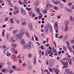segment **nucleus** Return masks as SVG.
<instances>
[{"instance_id": "nucleus-1", "label": "nucleus", "mask_w": 74, "mask_h": 74, "mask_svg": "<svg viewBox=\"0 0 74 74\" xmlns=\"http://www.w3.org/2000/svg\"><path fill=\"white\" fill-rule=\"evenodd\" d=\"M28 43L29 45L28 44H27V47H27V49H31V47H33V44L30 42H29Z\"/></svg>"}, {"instance_id": "nucleus-2", "label": "nucleus", "mask_w": 74, "mask_h": 74, "mask_svg": "<svg viewBox=\"0 0 74 74\" xmlns=\"http://www.w3.org/2000/svg\"><path fill=\"white\" fill-rule=\"evenodd\" d=\"M57 1H54L53 2L54 4L56 5H57L58 4L59 5L61 6V7H63V6H64V5H63V4H62L59 0H57Z\"/></svg>"}, {"instance_id": "nucleus-3", "label": "nucleus", "mask_w": 74, "mask_h": 74, "mask_svg": "<svg viewBox=\"0 0 74 74\" xmlns=\"http://www.w3.org/2000/svg\"><path fill=\"white\" fill-rule=\"evenodd\" d=\"M25 28L23 27L21 28L19 31V33L21 34H22V36H23V35L25 34Z\"/></svg>"}, {"instance_id": "nucleus-4", "label": "nucleus", "mask_w": 74, "mask_h": 74, "mask_svg": "<svg viewBox=\"0 0 74 74\" xmlns=\"http://www.w3.org/2000/svg\"><path fill=\"white\" fill-rule=\"evenodd\" d=\"M69 23H70V21L69 20H65L64 22L63 25L64 26H68Z\"/></svg>"}, {"instance_id": "nucleus-5", "label": "nucleus", "mask_w": 74, "mask_h": 74, "mask_svg": "<svg viewBox=\"0 0 74 74\" xmlns=\"http://www.w3.org/2000/svg\"><path fill=\"white\" fill-rule=\"evenodd\" d=\"M54 27L55 30L58 29V22L56 21L54 25Z\"/></svg>"}, {"instance_id": "nucleus-6", "label": "nucleus", "mask_w": 74, "mask_h": 74, "mask_svg": "<svg viewBox=\"0 0 74 74\" xmlns=\"http://www.w3.org/2000/svg\"><path fill=\"white\" fill-rule=\"evenodd\" d=\"M28 27L29 29H30L31 31H33V25L32 23H29L28 24Z\"/></svg>"}, {"instance_id": "nucleus-7", "label": "nucleus", "mask_w": 74, "mask_h": 74, "mask_svg": "<svg viewBox=\"0 0 74 74\" xmlns=\"http://www.w3.org/2000/svg\"><path fill=\"white\" fill-rule=\"evenodd\" d=\"M48 27H45L44 28V30L45 34H47V32H48Z\"/></svg>"}, {"instance_id": "nucleus-8", "label": "nucleus", "mask_w": 74, "mask_h": 74, "mask_svg": "<svg viewBox=\"0 0 74 74\" xmlns=\"http://www.w3.org/2000/svg\"><path fill=\"white\" fill-rule=\"evenodd\" d=\"M66 60H67L68 62L69 63L70 65H72V63L71 62V61H72V60L71 59H68V58L66 59Z\"/></svg>"}, {"instance_id": "nucleus-9", "label": "nucleus", "mask_w": 74, "mask_h": 74, "mask_svg": "<svg viewBox=\"0 0 74 74\" xmlns=\"http://www.w3.org/2000/svg\"><path fill=\"white\" fill-rule=\"evenodd\" d=\"M28 69L29 70H31L32 69V64L29 63L28 65Z\"/></svg>"}, {"instance_id": "nucleus-10", "label": "nucleus", "mask_w": 74, "mask_h": 74, "mask_svg": "<svg viewBox=\"0 0 74 74\" xmlns=\"http://www.w3.org/2000/svg\"><path fill=\"white\" fill-rule=\"evenodd\" d=\"M53 62V60L52 59H49V64L50 65H52V63Z\"/></svg>"}, {"instance_id": "nucleus-11", "label": "nucleus", "mask_w": 74, "mask_h": 74, "mask_svg": "<svg viewBox=\"0 0 74 74\" xmlns=\"http://www.w3.org/2000/svg\"><path fill=\"white\" fill-rule=\"evenodd\" d=\"M14 71H21V69L18 67H16V68L14 69Z\"/></svg>"}, {"instance_id": "nucleus-12", "label": "nucleus", "mask_w": 74, "mask_h": 74, "mask_svg": "<svg viewBox=\"0 0 74 74\" xmlns=\"http://www.w3.org/2000/svg\"><path fill=\"white\" fill-rule=\"evenodd\" d=\"M22 35V34H21L19 33L18 34L16 35V37L17 38H19V39H21V36Z\"/></svg>"}, {"instance_id": "nucleus-13", "label": "nucleus", "mask_w": 74, "mask_h": 74, "mask_svg": "<svg viewBox=\"0 0 74 74\" xmlns=\"http://www.w3.org/2000/svg\"><path fill=\"white\" fill-rule=\"evenodd\" d=\"M39 4V2L38 1H35V7H37Z\"/></svg>"}, {"instance_id": "nucleus-14", "label": "nucleus", "mask_w": 74, "mask_h": 74, "mask_svg": "<svg viewBox=\"0 0 74 74\" xmlns=\"http://www.w3.org/2000/svg\"><path fill=\"white\" fill-rule=\"evenodd\" d=\"M65 10L66 11H67V12H70V11H71V10L68 9V8L67 7V6H66L65 7Z\"/></svg>"}, {"instance_id": "nucleus-15", "label": "nucleus", "mask_w": 74, "mask_h": 74, "mask_svg": "<svg viewBox=\"0 0 74 74\" xmlns=\"http://www.w3.org/2000/svg\"><path fill=\"white\" fill-rule=\"evenodd\" d=\"M10 35L8 33L6 36V39L7 40H8L9 38H10Z\"/></svg>"}, {"instance_id": "nucleus-16", "label": "nucleus", "mask_w": 74, "mask_h": 74, "mask_svg": "<svg viewBox=\"0 0 74 74\" xmlns=\"http://www.w3.org/2000/svg\"><path fill=\"white\" fill-rule=\"evenodd\" d=\"M20 42L21 44L25 45V44H25V40H24V39H22L21 40Z\"/></svg>"}, {"instance_id": "nucleus-17", "label": "nucleus", "mask_w": 74, "mask_h": 74, "mask_svg": "<svg viewBox=\"0 0 74 74\" xmlns=\"http://www.w3.org/2000/svg\"><path fill=\"white\" fill-rule=\"evenodd\" d=\"M11 45L12 47H13L14 48H16V46H17V45L13 43L11 44Z\"/></svg>"}, {"instance_id": "nucleus-18", "label": "nucleus", "mask_w": 74, "mask_h": 74, "mask_svg": "<svg viewBox=\"0 0 74 74\" xmlns=\"http://www.w3.org/2000/svg\"><path fill=\"white\" fill-rule=\"evenodd\" d=\"M64 31L65 32L68 31V26H65V27L64 28Z\"/></svg>"}, {"instance_id": "nucleus-19", "label": "nucleus", "mask_w": 74, "mask_h": 74, "mask_svg": "<svg viewBox=\"0 0 74 74\" xmlns=\"http://www.w3.org/2000/svg\"><path fill=\"white\" fill-rule=\"evenodd\" d=\"M22 45L23 46V49H26V48L27 49V48L28 47V46H27V45H26H26H23V44Z\"/></svg>"}, {"instance_id": "nucleus-20", "label": "nucleus", "mask_w": 74, "mask_h": 74, "mask_svg": "<svg viewBox=\"0 0 74 74\" xmlns=\"http://www.w3.org/2000/svg\"><path fill=\"white\" fill-rule=\"evenodd\" d=\"M16 58V56L15 55L12 54L11 56L12 59H15Z\"/></svg>"}, {"instance_id": "nucleus-21", "label": "nucleus", "mask_w": 74, "mask_h": 74, "mask_svg": "<svg viewBox=\"0 0 74 74\" xmlns=\"http://www.w3.org/2000/svg\"><path fill=\"white\" fill-rule=\"evenodd\" d=\"M65 71H66V73H67V74H69V73H70V70L68 69H65Z\"/></svg>"}, {"instance_id": "nucleus-22", "label": "nucleus", "mask_w": 74, "mask_h": 74, "mask_svg": "<svg viewBox=\"0 0 74 74\" xmlns=\"http://www.w3.org/2000/svg\"><path fill=\"white\" fill-rule=\"evenodd\" d=\"M68 37H69L68 35H66L64 37V39L65 40V41H66L67 40V38H68Z\"/></svg>"}, {"instance_id": "nucleus-23", "label": "nucleus", "mask_w": 74, "mask_h": 74, "mask_svg": "<svg viewBox=\"0 0 74 74\" xmlns=\"http://www.w3.org/2000/svg\"><path fill=\"white\" fill-rule=\"evenodd\" d=\"M63 48L64 51H67V47H66V46L63 45Z\"/></svg>"}, {"instance_id": "nucleus-24", "label": "nucleus", "mask_w": 74, "mask_h": 74, "mask_svg": "<svg viewBox=\"0 0 74 74\" xmlns=\"http://www.w3.org/2000/svg\"><path fill=\"white\" fill-rule=\"evenodd\" d=\"M10 22L11 23H14V20H13V18H10Z\"/></svg>"}, {"instance_id": "nucleus-25", "label": "nucleus", "mask_w": 74, "mask_h": 74, "mask_svg": "<svg viewBox=\"0 0 74 74\" xmlns=\"http://www.w3.org/2000/svg\"><path fill=\"white\" fill-rule=\"evenodd\" d=\"M36 9L37 10V11H36V12L37 13H39V12H40V9L39 8H37Z\"/></svg>"}, {"instance_id": "nucleus-26", "label": "nucleus", "mask_w": 74, "mask_h": 74, "mask_svg": "<svg viewBox=\"0 0 74 74\" xmlns=\"http://www.w3.org/2000/svg\"><path fill=\"white\" fill-rule=\"evenodd\" d=\"M54 54V56H57L58 55V53H57V52L56 51H54L53 52Z\"/></svg>"}, {"instance_id": "nucleus-27", "label": "nucleus", "mask_w": 74, "mask_h": 74, "mask_svg": "<svg viewBox=\"0 0 74 74\" xmlns=\"http://www.w3.org/2000/svg\"><path fill=\"white\" fill-rule=\"evenodd\" d=\"M21 12L22 13H23V12H24L25 10L23 9V8H21Z\"/></svg>"}, {"instance_id": "nucleus-28", "label": "nucleus", "mask_w": 74, "mask_h": 74, "mask_svg": "<svg viewBox=\"0 0 74 74\" xmlns=\"http://www.w3.org/2000/svg\"><path fill=\"white\" fill-rule=\"evenodd\" d=\"M7 64L9 66H11V63L10 62H8Z\"/></svg>"}, {"instance_id": "nucleus-29", "label": "nucleus", "mask_w": 74, "mask_h": 74, "mask_svg": "<svg viewBox=\"0 0 74 74\" xmlns=\"http://www.w3.org/2000/svg\"><path fill=\"white\" fill-rule=\"evenodd\" d=\"M2 31L3 32L2 33V36L3 37H4V32H5V30H3Z\"/></svg>"}, {"instance_id": "nucleus-30", "label": "nucleus", "mask_w": 74, "mask_h": 74, "mask_svg": "<svg viewBox=\"0 0 74 74\" xmlns=\"http://www.w3.org/2000/svg\"><path fill=\"white\" fill-rule=\"evenodd\" d=\"M50 31L51 33H52V31H53V28H52V27H50Z\"/></svg>"}, {"instance_id": "nucleus-31", "label": "nucleus", "mask_w": 74, "mask_h": 74, "mask_svg": "<svg viewBox=\"0 0 74 74\" xmlns=\"http://www.w3.org/2000/svg\"><path fill=\"white\" fill-rule=\"evenodd\" d=\"M25 34L27 37H28V38H30V36H29V34L27 33V32H25Z\"/></svg>"}, {"instance_id": "nucleus-32", "label": "nucleus", "mask_w": 74, "mask_h": 74, "mask_svg": "<svg viewBox=\"0 0 74 74\" xmlns=\"http://www.w3.org/2000/svg\"><path fill=\"white\" fill-rule=\"evenodd\" d=\"M69 18L70 21H71V22H72V21H73V20H72V19H73V16H70Z\"/></svg>"}, {"instance_id": "nucleus-33", "label": "nucleus", "mask_w": 74, "mask_h": 74, "mask_svg": "<svg viewBox=\"0 0 74 74\" xmlns=\"http://www.w3.org/2000/svg\"><path fill=\"white\" fill-rule=\"evenodd\" d=\"M1 71L3 73H5V69H2L1 70Z\"/></svg>"}, {"instance_id": "nucleus-34", "label": "nucleus", "mask_w": 74, "mask_h": 74, "mask_svg": "<svg viewBox=\"0 0 74 74\" xmlns=\"http://www.w3.org/2000/svg\"><path fill=\"white\" fill-rule=\"evenodd\" d=\"M66 44L68 46H69H69H70V42H68V41H66Z\"/></svg>"}, {"instance_id": "nucleus-35", "label": "nucleus", "mask_w": 74, "mask_h": 74, "mask_svg": "<svg viewBox=\"0 0 74 74\" xmlns=\"http://www.w3.org/2000/svg\"><path fill=\"white\" fill-rule=\"evenodd\" d=\"M11 50L12 52H14V51H15L16 49L15 48H11Z\"/></svg>"}, {"instance_id": "nucleus-36", "label": "nucleus", "mask_w": 74, "mask_h": 74, "mask_svg": "<svg viewBox=\"0 0 74 74\" xmlns=\"http://www.w3.org/2000/svg\"><path fill=\"white\" fill-rule=\"evenodd\" d=\"M26 9L27 10H28V11H30L31 10V8H29L27 7H26Z\"/></svg>"}, {"instance_id": "nucleus-37", "label": "nucleus", "mask_w": 74, "mask_h": 74, "mask_svg": "<svg viewBox=\"0 0 74 74\" xmlns=\"http://www.w3.org/2000/svg\"><path fill=\"white\" fill-rule=\"evenodd\" d=\"M26 24V23L25 22H23L21 23L22 25H25Z\"/></svg>"}, {"instance_id": "nucleus-38", "label": "nucleus", "mask_w": 74, "mask_h": 74, "mask_svg": "<svg viewBox=\"0 0 74 74\" xmlns=\"http://www.w3.org/2000/svg\"><path fill=\"white\" fill-rule=\"evenodd\" d=\"M14 72V70H10L9 71V73H12Z\"/></svg>"}, {"instance_id": "nucleus-39", "label": "nucleus", "mask_w": 74, "mask_h": 74, "mask_svg": "<svg viewBox=\"0 0 74 74\" xmlns=\"http://www.w3.org/2000/svg\"><path fill=\"white\" fill-rule=\"evenodd\" d=\"M49 6H46V10H48L49 9Z\"/></svg>"}, {"instance_id": "nucleus-40", "label": "nucleus", "mask_w": 74, "mask_h": 74, "mask_svg": "<svg viewBox=\"0 0 74 74\" xmlns=\"http://www.w3.org/2000/svg\"><path fill=\"white\" fill-rule=\"evenodd\" d=\"M17 32V30H14L12 32V33L13 34H15Z\"/></svg>"}, {"instance_id": "nucleus-41", "label": "nucleus", "mask_w": 74, "mask_h": 74, "mask_svg": "<svg viewBox=\"0 0 74 74\" xmlns=\"http://www.w3.org/2000/svg\"><path fill=\"white\" fill-rule=\"evenodd\" d=\"M67 67H68V66H67V65H65L63 66L62 69H65L66 68H67Z\"/></svg>"}, {"instance_id": "nucleus-42", "label": "nucleus", "mask_w": 74, "mask_h": 74, "mask_svg": "<svg viewBox=\"0 0 74 74\" xmlns=\"http://www.w3.org/2000/svg\"><path fill=\"white\" fill-rule=\"evenodd\" d=\"M23 1H24V2H23V4H27V1H27L23 0Z\"/></svg>"}, {"instance_id": "nucleus-43", "label": "nucleus", "mask_w": 74, "mask_h": 74, "mask_svg": "<svg viewBox=\"0 0 74 74\" xmlns=\"http://www.w3.org/2000/svg\"><path fill=\"white\" fill-rule=\"evenodd\" d=\"M63 36L62 35L61 36H60L58 37V38L59 39H60V38H63Z\"/></svg>"}, {"instance_id": "nucleus-44", "label": "nucleus", "mask_w": 74, "mask_h": 74, "mask_svg": "<svg viewBox=\"0 0 74 74\" xmlns=\"http://www.w3.org/2000/svg\"><path fill=\"white\" fill-rule=\"evenodd\" d=\"M49 71L50 72H51V73H52V69H51V68H49Z\"/></svg>"}, {"instance_id": "nucleus-45", "label": "nucleus", "mask_w": 74, "mask_h": 74, "mask_svg": "<svg viewBox=\"0 0 74 74\" xmlns=\"http://www.w3.org/2000/svg\"><path fill=\"white\" fill-rule=\"evenodd\" d=\"M49 54V53H48V51H46L45 53V56H47Z\"/></svg>"}, {"instance_id": "nucleus-46", "label": "nucleus", "mask_w": 74, "mask_h": 74, "mask_svg": "<svg viewBox=\"0 0 74 74\" xmlns=\"http://www.w3.org/2000/svg\"><path fill=\"white\" fill-rule=\"evenodd\" d=\"M10 40H11V41L12 42H15L16 41L15 40H14V39H10Z\"/></svg>"}, {"instance_id": "nucleus-47", "label": "nucleus", "mask_w": 74, "mask_h": 74, "mask_svg": "<svg viewBox=\"0 0 74 74\" xmlns=\"http://www.w3.org/2000/svg\"><path fill=\"white\" fill-rule=\"evenodd\" d=\"M14 9L15 10H16V9H17V10L19 11V9H18V8L16 7V6H15L14 7Z\"/></svg>"}, {"instance_id": "nucleus-48", "label": "nucleus", "mask_w": 74, "mask_h": 74, "mask_svg": "<svg viewBox=\"0 0 74 74\" xmlns=\"http://www.w3.org/2000/svg\"><path fill=\"white\" fill-rule=\"evenodd\" d=\"M52 49H53V52H55V51H56V49H55V48L54 47H53L52 48Z\"/></svg>"}, {"instance_id": "nucleus-49", "label": "nucleus", "mask_w": 74, "mask_h": 74, "mask_svg": "<svg viewBox=\"0 0 74 74\" xmlns=\"http://www.w3.org/2000/svg\"><path fill=\"white\" fill-rule=\"evenodd\" d=\"M43 12L44 13H45V14H46L47 13V11L46 10H43Z\"/></svg>"}, {"instance_id": "nucleus-50", "label": "nucleus", "mask_w": 74, "mask_h": 74, "mask_svg": "<svg viewBox=\"0 0 74 74\" xmlns=\"http://www.w3.org/2000/svg\"><path fill=\"white\" fill-rule=\"evenodd\" d=\"M69 49L70 51L71 52H72V49H71L70 47H69Z\"/></svg>"}, {"instance_id": "nucleus-51", "label": "nucleus", "mask_w": 74, "mask_h": 74, "mask_svg": "<svg viewBox=\"0 0 74 74\" xmlns=\"http://www.w3.org/2000/svg\"><path fill=\"white\" fill-rule=\"evenodd\" d=\"M53 8L54 9H55L56 10H58V9L57 8V7L56 6H54Z\"/></svg>"}, {"instance_id": "nucleus-52", "label": "nucleus", "mask_w": 74, "mask_h": 74, "mask_svg": "<svg viewBox=\"0 0 74 74\" xmlns=\"http://www.w3.org/2000/svg\"><path fill=\"white\" fill-rule=\"evenodd\" d=\"M6 0L9 3H11V1L10 0Z\"/></svg>"}, {"instance_id": "nucleus-53", "label": "nucleus", "mask_w": 74, "mask_h": 74, "mask_svg": "<svg viewBox=\"0 0 74 74\" xmlns=\"http://www.w3.org/2000/svg\"><path fill=\"white\" fill-rule=\"evenodd\" d=\"M39 14L40 16H42V14L41 13H40V12H39V13H38Z\"/></svg>"}, {"instance_id": "nucleus-54", "label": "nucleus", "mask_w": 74, "mask_h": 74, "mask_svg": "<svg viewBox=\"0 0 74 74\" xmlns=\"http://www.w3.org/2000/svg\"><path fill=\"white\" fill-rule=\"evenodd\" d=\"M22 13L23 14V15H25L26 14V11H25V12H24Z\"/></svg>"}, {"instance_id": "nucleus-55", "label": "nucleus", "mask_w": 74, "mask_h": 74, "mask_svg": "<svg viewBox=\"0 0 74 74\" xmlns=\"http://www.w3.org/2000/svg\"><path fill=\"white\" fill-rule=\"evenodd\" d=\"M19 12V11L18 10H17V11H16L14 12V14H18Z\"/></svg>"}, {"instance_id": "nucleus-56", "label": "nucleus", "mask_w": 74, "mask_h": 74, "mask_svg": "<svg viewBox=\"0 0 74 74\" xmlns=\"http://www.w3.org/2000/svg\"><path fill=\"white\" fill-rule=\"evenodd\" d=\"M51 52H52V50H50L49 51H48V52L49 54H50L51 53Z\"/></svg>"}, {"instance_id": "nucleus-57", "label": "nucleus", "mask_w": 74, "mask_h": 74, "mask_svg": "<svg viewBox=\"0 0 74 74\" xmlns=\"http://www.w3.org/2000/svg\"><path fill=\"white\" fill-rule=\"evenodd\" d=\"M54 44L55 45V47L56 48L57 45L56 44V42H55V41H54Z\"/></svg>"}, {"instance_id": "nucleus-58", "label": "nucleus", "mask_w": 74, "mask_h": 74, "mask_svg": "<svg viewBox=\"0 0 74 74\" xmlns=\"http://www.w3.org/2000/svg\"><path fill=\"white\" fill-rule=\"evenodd\" d=\"M36 16V14H34V13H33L32 14V17H34Z\"/></svg>"}, {"instance_id": "nucleus-59", "label": "nucleus", "mask_w": 74, "mask_h": 74, "mask_svg": "<svg viewBox=\"0 0 74 74\" xmlns=\"http://www.w3.org/2000/svg\"><path fill=\"white\" fill-rule=\"evenodd\" d=\"M42 16H38V18L40 19H41L42 18Z\"/></svg>"}, {"instance_id": "nucleus-60", "label": "nucleus", "mask_w": 74, "mask_h": 74, "mask_svg": "<svg viewBox=\"0 0 74 74\" xmlns=\"http://www.w3.org/2000/svg\"><path fill=\"white\" fill-rule=\"evenodd\" d=\"M46 27H49V24L48 23L47 24L46 26Z\"/></svg>"}, {"instance_id": "nucleus-61", "label": "nucleus", "mask_w": 74, "mask_h": 74, "mask_svg": "<svg viewBox=\"0 0 74 74\" xmlns=\"http://www.w3.org/2000/svg\"><path fill=\"white\" fill-rule=\"evenodd\" d=\"M67 5H69V6H70V5H71V3H68Z\"/></svg>"}, {"instance_id": "nucleus-62", "label": "nucleus", "mask_w": 74, "mask_h": 74, "mask_svg": "<svg viewBox=\"0 0 74 74\" xmlns=\"http://www.w3.org/2000/svg\"><path fill=\"white\" fill-rule=\"evenodd\" d=\"M60 18H61V17H60V16L58 15L57 16L58 19H60Z\"/></svg>"}, {"instance_id": "nucleus-63", "label": "nucleus", "mask_w": 74, "mask_h": 74, "mask_svg": "<svg viewBox=\"0 0 74 74\" xmlns=\"http://www.w3.org/2000/svg\"><path fill=\"white\" fill-rule=\"evenodd\" d=\"M8 18L6 17L5 19V21H8Z\"/></svg>"}, {"instance_id": "nucleus-64", "label": "nucleus", "mask_w": 74, "mask_h": 74, "mask_svg": "<svg viewBox=\"0 0 74 74\" xmlns=\"http://www.w3.org/2000/svg\"><path fill=\"white\" fill-rule=\"evenodd\" d=\"M70 74H74V73L73 71H71L70 72Z\"/></svg>"}]
</instances>
